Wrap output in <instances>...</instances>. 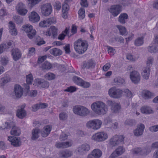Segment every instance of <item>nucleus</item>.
Masks as SVG:
<instances>
[{"instance_id": "obj_1", "label": "nucleus", "mask_w": 158, "mask_h": 158, "mask_svg": "<svg viewBox=\"0 0 158 158\" xmlns=\"http://www.w3.org/2000/svg\"><path fill=\"white\" fill-rule=\"evenodd\" d=\"M93 111L96 114L100 115H103L106 113L108 109L105 103L101 101L93 103L91 106Z\"/></svg>"}, {"instance_id": "obj_2", "label": "nucleus", "mask_w": 158, "mask_h": 158, "mask_svg": "<svg viewBox=\"0 0 158 158\" xmlns=\"http://www.w3.org/2000/svg\"><path fill=\"white\" fill-rule=\"evenodd\" d=\"M88 47L87 41L81 39H78L74 43L75 50L80 54L84 53L87 50Z\"/></svg>"}, {"instance_id": "obj_3", "label": "nucleus", "mask_w": 158, "mask_h": 158, "mask_svg": "<svg viewBox=\"0 0 158 158\" xmlns=\"http://www.w3.org/2000/svg\"><path fill=\"white\" fill-rule=\"evenodd\" d=\"M73 111L76 114L85 117L89 114V110L85 107L81 105H76L73 108Z\"/></svg>"}, {"instance_id": "obj_4", "label": "nucleus", "mask_w": 158, "mask_h": 158, "mask_svg": "<svg viewBox=\"0 0 158 158\" xmlns=\"http://www.w3.org/2000/svg\"><path fill=\"white\" fill-rule=\"evenodd\" d=\"M11 127H12V129L10 132L11 135L19 136L20 134V129L18 127L15 126V123L13 122L6 123L5 127L3 129H9Z\"/></svg>"}, {"instance_id": "obj_5", "label": "nucleus", "mask_w": 158, "mask_h": 158, "mask_svg": "<svg viewBox=\"0 0 158 158\" xmlns=\"http://www.w3.org/2000/svg\"><path fill=\"white\" fill-rule=\"evenodd\" d=\"M102 124V122L100 120L95 119L88 121L86 125L88 128L97 130L100 128Z\"/></svg>"}, {"instance_id": "obj_6", "label": "nucleus", "mask_w": 158, "mask_h": 158, "mask_svg": "<svg viewBox=\"0 0 158 158\" xmlns=\"http://www.w3.org/2000/svg\"><path fill=\"white\" fill-rule=\"evenodd\" d=\"M108 93L110 97L114 98H118L122 97L123 91L120 89L113 87L109 90Z\"/></svg>"}, {"instance_id": "obj_7", "label": "nucleus", "mask_w": 158, "mask_h": 158, "mask_svg": "<svg viewBox=\"0 0 158 158\" xmlns=\"http://www.w3.org/2000/svg\"><path fill=\"white\" fill-rule=\"evenodd\" d=\"M108 138V135L104 131L98 132L93 135L92 137V139L97 142L104 141Z\"/></svg>"}, {"instance_id": "obj_8", "label": "nucleus", "mask_w": 158, "mask_h": 158, "mask_svg": "<svg viewBox=\"0 0 158 158\" xmlns=\"http://www.w3.org/2000/svg\"><path fill=\"white\" fill-rule=\"evenodd\" d=\"M151 152L150 148L148 147L140 148H137L132 150V153L133 154L146 156Z\"/></svg>"}, {"instance_id": "obj_9", "label": "nucleus", "mask_w": 158, "mask_h": 158, "mask_svg": "<svg viewBox=\"0 0 158 158\" xmlns=\"http://www.w3.org/2000/svg\"><path fill=\"white\" fill-rule=\"evenodd\" d=\"M124 139V137L123 135H116L110 139V143L112 146H115L123 143Z\"/></svg>"}, {"instance_id": "obj_10", "label": "nucleus", "mask_w": 158, "mask_h": 158, "mask_svg": "<svg viewBox=\"0 0 158 158\" xmlns=\"http://www.w3.org/2000/svg\"><path fill=\"white\" fill-rule=\"evenodd\" d=\"M41 10L42 15L45 16L49 15L52 11V7L50 3H46L41 6Z\"/></svg>"}, {"instance_id": "obj_11", "label": "nucleus", "mask_w": 158, "mask_h": 158, "mask_svg": "<svg viewBox=\"0 0 158 158\" xmlns=\"http://www.w3.org/2000/svg\"><path fill=\"white\" fill-rule=\"evenodd\" d=\"M107 104L111 106V110L112 113H118L120 108L119 104L114 101L108 100L107 101Z\"/></svg>"}, {"instance_id": "obj_12", "label": "nucleus", "mask_w": 158, "mask_h": 158, "mask_svg": "<svg viewBox=\"0 0 158 158\" xmlns=\"http://www.w3.org/2000/svg\"><path fill=\"white\" fill-rule=\"evenodd\" d=\"M121 6L119 5H112L109 9V11L114 17L117 16L121 11Z\"/></svg>"}, {"instance_id": "obj_13", "label": "nucleus", "mask_w": 158, "mask_h": 158, "mask_svg": "<svg viewBox=\"0 0 158 158\" xmlns=\"http://www.w3.org/2000/svg\"><path fill=\"white\" fill-rule=\"evenodd\" d=\"M56 22V18L54 17H52L40 22L39 24V25L41 27H47L49 26L52 23H55Z\"/></svg>"}, {"instance_id": "obj_14", "label": "nucleus", "mask_w": 158, "mask_h": 158, "mask_svg": "<svg viewBox=\"0 0 158 158\" xmlns=\"http://www.w3.org/2000/svg\"><path fill=\"white\" fill-rule=\"evenodd\" d=\"M90 149V146L85 143L81 145L77 148V151L80 155H83L86 154Z\"/></svg>"}, {"instance_id": "obj_15", "label": "nucleus", "mask_w": 158, "mask_h": 158, "mask_svg": "<svg viewBox=\"0 0 158 158\" xmlns=\"http://www.w3.org/2000/svg\"><path fill=\"white\" fill-rule=\"evenodd\" d=\"M25 8L24 4L22 2H19L16 6V10L18 13L21 15H25L27 12V10Z\"/></svg>"}, {"instance_id": "obj_16", "label": "nucleus", "mask_w": 158, "mask_h": 158, "mask_svg": "<svg viewBox=\"0 0 158 158\" xmlns=\"http://www.w3.org/2000/svg\"><path fill=\"white\" fill-rule=\"evenodd\" d=\"M8 139L14 147H18L21 145V142L19 138L10 136L8 137Z\"/></svg>"}, {"instance_id": "obj_17", "label": "nucleus", "mask_w": 158, "mask_h": 158, "mask_svg": "<svg viewBox=\"0 0 158 158\" xmlns=\"http://www.w3.org/2000/svg\"><path fill=\"white\" fill-rule=\"evenodd\" d=\"M130 78L133 82L137 84L140 80V76L137 71H134L131 72Z\"/></svg>"}, {"instance_id": "obj_18", "label": "nucleus", "mask_w": 158, "mask_h": 158, "mask_svg": "<svg viewBox=\"0 0 158 158\" xmlns=\"http://www.w3.org/2000/svg\"><path fill=\"white\" fill-rule=\"evenodd\" d=\"M25 106V105H23L21 106H20L17 110L16 115L19 118L22 119L26 115V112L24 109Z\"/></svg>"}, {"instance_id": "obj_19", "label": "nucleus", "mask_w": 158, "mask_h": 158, "mask_svg": "<svg viewBox=\"0 0 158 158\" xmlns=\"http://www.w3.org/2000/svg\"><path fill=\"white\" fill-rule=\"evenodd\" d=\"M145 128L144 125L143 124H140L137 126V128L134 131V135L136 136H139L142 135Z\"/></svg>"}, {"instance_id": "obj_20", "label": "nucleus", "mask_w": 158, "mask_h": 158, "mask_svg": "<svg viewBox=\"0 0 158 158\" xmlns=\"http://www.w3.org/2000/svg\"><path fill=\"white\" fill-rule=\"evenodd\" d=\"M95 65V62L92 60H89L87 61H84L83 63V65L81 66L82 69H84L87 68L93 69L94 68Z\"/></svg>"}, {"instance_id": "obj_21", "label": "nucleus", "mask_w": 158, "mask_h": 158, "mask_svg": "<svg viewBox=\"0 0 158 158\" xmlns=\"http://www.w3.org/2000/svg\"><path fill=\"white\" fill-rule=\"evenodd\" d=\"M14 92L16 97L19 98L22 96L23 90L20 85H16L14 87Z\"/></svg>"}, {"instance_id": "obj_22", "label": "nucleus", "mask_w": 158, "mask_h": 158, "mask_svg": "<svg viewBox=\"0 0 158 158\" xmlns=\"http://www.w3.org/2000/svg\"><path fill=\"white\" fill-rule=\"evenodd\" d=\"M148 51L151 53H156L158 52V43L153 41L148 48Z\"/></svg>"}, {"instance_id": "obj_23", "label": "nucleus", "mask_w": 158, "mask_h": 158, "mask_svg": "<svg viewBox=\"0 0 158 158\" xmlns=\"http://www.w3.org/2000/svg\"><path fill=\"white\" fill-rule=\"evenodd\" d=\"M72 144V143L71 141H68L65 142H56L55 146L58 148H64L71 147Z\"/></svg>"}, {"instance_id": "obj_24", "label": "nucleus", "mask_w": 158, "mask_h": 158, "mask_svg": "<svg viewBox=\"0 0 158 158\" xmlns=\"http://www.w3.org/2000/svg\"><path fill=\"white\" fill-rule=\"evenodd\" d=\"M29 20L33 23L37 22L40 19V17L38 14L35 11L32 12L29 15Z\"/></svg>"}, {"instance_id": "obj_25", "label": "nucleus", "mask_w": 158, "mask_h": 158, "mask_svg": "<svg viewBox=\"0 0 158 158\" xmlns=\"http://www.w3.org/2000/svg\"><path fill=\"white\" fill-rule=\"evenodd\" d=\"M12 55L13 59L16 61L21 57V54L20 50L17 48H15L12 50Z\"/></svg>"}, {"instance_id": "obj_26", "label": "nucleus", "mask_w": 158, "mask_h": 158, "mask_svg": "<svg viewBox=\"0 0 158 158\" xmlns=\"http://www.w3.org/2000/svg\"><path fill=\"white\" fill-rule=\"evenodd\" d=\"M72 154V152L68 149L62 150L59 153V156L64 158L70 157Z\"/></svg>"}, {"instance_id": "obj_27", "label": "nucleus", "mask_w": 158, "mask_h": 158, "mask_svg": "<svg viewBox=\"0 0 158 158\" xmlns=\"http://www.w3.org/2000/svg\"><path fill=\"white\" fill-rule=\"evenodd\" d=\"M51 129V127L49 125L44 127L41 131L42 136L44 137H47L50 134Z\"/></svg>"}, {"instance_id": "obj_28", "label": "nucleus", "mask_w": 158, "mask_h": 158, "mask_svg": "<svg viewBox=\"0 0 158 158\" xmlns=\"http://www.w3.org/2000/svg\"><path fill=\"white\" fill-rule=\"evenodd\" d=\"M40 130L38 128L33 129L31 131V139L33 140H36L39 137V134Z\"/></svg>"}, {"instance_id": "obj_29", "label": "nucleus", "mask_w": 158, "mask_h": 158, "mask_svg": "<svg viewBox=\"0 0 158 158\" xmlns=\"http://www.w3.org/2000/svg\"><path fill=\"white\" fill-rule=\"evenodd\" d=\"M9 24L10 32L12 35H17V31L16 29L15 28V24L11 21L9 22Z\"/></svg>"}, {"instance_id": "obj_30", "label": "nucleus", "mask_w": 158, "mask_h": 158, "mask_svg": "<svg viewBox=\"0 0 158 158\" xmlns=\"http://www.w3.org/2000/svg\"><path fill=\"white\" fill-rule=\"evenodd\" d=\"M140 110L142 113L146 114H149L153 113L151 108L148 106H143L141 108Z\"/></svg>"}, {"instance_id": "obj_31", "label": "nucleus", "mask_w": 158, "mask_h": 158, "mask_svg": "<svg viewBox=\"0 0 158 158\" xmlns=\"http://www.w3.org/2000/svg\"><path fill=\"white\" fill-rule=\"evenodd\" d=\"M154 94L147 90L143 91L142 97L145 99H149L154 96Z\"/></svg>"}, {"instance_id": "obj_32", "label": "nucleus", "mask_w": 158, "mask_h": 158, "mask_svg": "<svg viewBox=\"0 0 158 158\" xmlns=\"http://www.w3.org/2000/svg\"><path fill=\"white\" fill-rule=\"evenodd\" d=\"M128 16L127 14L123 13L120 14L118 19V21L122 24H124L128 19Z\"/></svg>"}, {"instance_id": "obj_33", "label": "nucleus", "mask_w": 158, "mask_h": 158, "mask_svg": "<svg viewBox=\"0 0 158 158\" xmlns=\"http://www.w3.org/2000/svg\"><path fill=\"white\" fill-rule=\"evenodd\" d=\"M50 52L52 55L54 56H59L62 54V51L60 49L54 48L50 50Z\"/></svg>"}, {"instance_id": "obj_34", "label": "nucleus", "mask_w": 158, "mask_h": 158, "mask_svg": "<svg viewBox=\"0 0 158 158\" xmlns=\"http://www.w3.org/2000/svg\"><path fill=\"white\" fill-rule=\"evenodd\" d=\"M150 72V69L144 68L143 69L142 75L144 79H148L149 77Z\"/></svg>"}, {"instance_id": "obj_35", "label": "nucleus", "mask_w": 158, "mask_h": 158, "mask_svg": "<svg viewBox=\"0 0 158 158\" xmlns=\"http://www.w3.org/2000/svg\"><path fill=\"white\" fill-rule=\"evenodd\" d=\"M117 28L119 31L120 34L121 35H126L127 34V32L125 27L121 25H117L116 26Z\"/></svg>"}, {"instance_id": "obj_36", "label": "nucleus", "mask_w": 158, "mask_h": 158, "mask_svg": "<svg viewBox=\"0 0 158 158\" xmlns=\"http://www.w3.org/2000/svg\"><path fill=\"white\" fill-rule=\"evenodd\" d=\"M91 153L97 158H100L102 155V151L99 149H94Z\"/></svg>"}, {"instance_id": "obj_37", "label": "nucleus", "mask_w": 158, "mask_h": 158, "mask_svg": "<svg viewBox=\"0 0 158 158\" xmlns=\"http://www.w3.org/2000/svg\"><path fill=\"white\" fill-rule=\"evenodd\" d=\"M55 65L54 64H52L50 63L48 61L45 62L42 64V68L43 70L44 69H50L51 68H53L54 66Z\"/></svg>"}, {"instance_id": "obj_38", "label": "nucleus", "mask_w": 158, "mask_h": 158, "mask_svg": "<svg viewBox=\"0 0 158 158\" xmlns=\"http://www.w3.org/2000/svg\"><path fill=\"white\" fill-rule=\"evenodd\" d=\"M9 77L6 76L0 78V85L1 86H4L5 84L10 81Z\"/></svg>"}, {"instance_id": "obj_39", "label": "nucleus", "mask_w": 158, "mask_h": 158, "mask_svg": "<svg viewBox=\"0 0 158 158\" xmlns=\"http://www.w3.org/2000/svg\"><path fill=\"white\" fill-rule=\"evenodd\" d=\"M22 27V30L26 33H29L31 30L33 29L32 26L29 24L24 25Z\"/></svg>"}, {"instance_id": "obj_40", "label": "nucleus", "mask_w": 158, "mask_h": 158, "mask_svg": "<svg viewBox=\"0 0 158 158\" xmlns=\"http://www.w3.org/2000/svg\"><path fill=\"white\" fill-rule=\"evenodd\" d=\"M114 83L115 85H121L124 83L125 80L120 77H117L114 79Z\"/></svg>"}, {"instance_id": "obj_41", "label": "nucleus", "mask_w": 158, "mask_h": 158, "mask_svg": "<svg viewBox=\"0 0 158 158\" xmlns=\"http://www.w3.org/2000/svg\"><path fill=\"white\" fill-rule=\"evenodd\" d=\"M143 43V38L142 37H138L135 42V44L137 46H139Z\"/></svg>"}, {"instance_id": "obj_42", "label": "nucleus", "mask_w": 158, "mask_h": 158, "mask_svg": "<svg viewBox=\"0 0 158 158\" xmlns=\"http://www.w3.org/2000/svg\"><path fill=\"white\" fill-rule=\"evenodd\" d=\"M154 62L153 57L150 56L148 57L146 61V64L147 66V68L150 69Z\"/></svg>"}, {"instance_id": "obj_43", "label": "nucleus", "mask_w": 158, "mask_h": 158, "mask_svg": "<svg viewBox=\"0 0 158 158\" xmlns=\"http://www.w3.org/2000/svg\"><path fill=\"white\" fill-rule=\"evenodd\" d=\"M73 80L75 83L80 86L81 85L83 81L81 78L77 76L73 77Z\"/></svg>"}, {"instance_id": "obj_44", "label": "nucleus", "mask_w": 158, "mask_h": 158, "mask_svg": "<svg viewBox=\"0 0 158 158\" xmlns=\"http://www.w3.org/2000/svg\"><path fill=\"white\" fill-rule=\"evenodd\" d=\"M136 123V121L135 120L128 119L125 121L124 123L126 125H129L130 126H132L133 125H135Z\"/></svg>"}, {"instance_id": "obj_45", "label": "nucleus", "mask_w": 158, "mask_h": 158, "mask_svg": "<svg viewBox=\"0 0 158 158\" xmlns=\"http://www.w3.org/2000/svg\"><path fill=\"white\" fill-rule=\"evenodd\" d=\"M79 17L81 19H83L85 17V10L83 8H81L78 11Z\"/></svg>"}, {"instance_id": "obj_46", "label": "nucleus", "mask_w": 158, "mask_h": 158, "mask_svg": "<svg viewBox=\"0 0 158 158\" xmlns=\"http://www.w3.org/2000/svg\"><path fill=\"white\" fill-rule=\"evenodd\" d=\"M27 36L30 39H32L35 35L36 31L35 29H33L31 30L29 33H27Z\"/></svg>"}, {"instance_id": "obj_47", "label": "nucleus", "mask_w": 158, "mask_h": 158, "mask_svg": "<svg viewBox=\"0 0 158 158\" xmlns=\"http://www.w3.org/2000/svg\"><path fill=\"white\" fill-rule=\"evenodd\" d=\"M118 156L121 155L125 151V149L123 147H118L115 150Z\"/></svg>"}, {"instance_id": "obj_48", "label": "nucleus", "mask_w": 158, "mask_h": 158, "mask_svg": "<svg viewBox=\"0 0 158 158\" xmlns=\"http://www.w3.org/2000/svg\"><path fill=\"white\" fill-rule=\"evenodd\" d=\"M26 80L28 84H31L33 80V76L31 74H30L26 76Z\"/></svg>"}, {"instance_id": "obj_49", "label": "nucleus", "mask_w": 158, "mask_h": 158, "mask_svg": "<svg viewBox=\"0 0 158 158\" xmlns=\"http://www.w3.org/2000/svg\"><path fill=\"white\" fill-rule=\"evenodd\" d=\"M69 4L68 3H65V2H64L62 4V12H67L69 10Z\"/></svg>"}, {"instance_id": "obj_50", "label": "nucleus", "mask_w": 158, "mask_h": 158, "mask_svg": "<svg viewBox=\"0 0 158 158\" xmlns=\"http://www.w3.org/2000/svg\"><path fill=\"white\" fill-rule=\"evenodd\" d=\"M45 77L49 80H51L55 78V75L52 73H48L45 75Z\"/></svg>"}, {"instance_id": "obj_51", "label": "nucleus", "mask_w": 158, "mask_h": 158, "mask_svg": "<svg viewBox=\"0 0 158 158\" xmlns=\"http://www.w3.org/2000/svg\"><path fill=\"white\" fill-rule=\"evenodd\" d=\"M59 117L60 120H65L68 118V114L65 112H62L59 114Z\"/></svg>"}, {"instance_id": "obj_52", "label": "nucleus", "mask_w": 158, "mask_h": 158, "mask_svg": "<svg viewBox=\"0 0 158 158\" xmlns=\"http://www.w3.org/2000/svg\"><path fill=\"white\" fill-rule=\"evenodd\" d=\"M127 58L130 61H135L137 60V58L131 54H128L127 55Z\"/></svg>"}, {"instance_id": "obj_53", "label": "nucleus", "mask_w": 158, "mask_h": 158, "mask_svg": "<svg viewBox=\"0 0 158 158\" xmlns=\"http://www.w3.org/2000/svg\"><path fill=\"white\" fill-rule=\"evenodd\" d=\"M53 37H55L57 34V29L54 26H52L50 28Z\"/></svg>"}, {"instance_id": "obj_54", "label": "nucleus", "mask_w": 158, "mask_h": 158, "mask_svg": "<svg viewBox=\"0 0 158 158\" xmlns=\"http://www.w3.org/2000/svg\"><path fill=\"white\" fill-rule=\"evenodd\" d=\"M125 94V95L128 98H131L132 97V94L131 92L128 89H124L123 91Z\"/></svg>"}, {"instance_id": "obj_55", "label": "nucleus", "mask_w": 158, "mask_h": 158, "mask_svg": "<svg viewBox=\"0 0 158 158\" xmlns=\"http://www.w3.org/2000/svg\"><path fill=\"white\" fill-rule=\"evenodd\" d=\"M105 124L108 127L110 128L112 124V120L110 118L106 119L104 121Z\"/></svg>"}, {"instance_id": "obj_56", "label": "nucleus", "mask_w": 158, "mask_h": 158, "mask_svg": "<svg viewBox=\"0 0 158 158\" xmlns=\"http://www.w3.org/2000/svg\"><path fill=\"white\" fill-rule=\"evenodd\" d=\"M15 20L16 23L17 24H20L23 22V17L19 16H16L15 18Z\"/></svg>"}, {"instance_id": "obj_57", "label": "nucleus", "mask_w": 158, "mask_h": 158, "mask_svg": "<svg viewBox=\"0 0 158 158\" xmlns=\"http://www.w3.org/2000/svg\"><path fill=\"white\" fill-rule=\"evenodd\" d=\"M149 131L152 132H155L158 131V125L151 126L149 128Z\"/></svg>"}, {"instance_id": "obj_58", "label": "nucleus", "mask_w": 158, "mask_h": 158, "mask_svg": "<svg viewBox=\"0 0 158 158\" xmlns=\"http://www.w3.org/2000/svg\"><path fill=\"white\" fill-rule=\"evenodd\" d=\"M8 61V58L7 57L3 56L1 59V63L3 65H6L7 64Z\"/></svg>"}, {"instance_id": "obj_59", "label": "nucleus", "mask_w": 158, "mask_h": 158, "mask_svg": "<svg viewBox=\"0 0 158 158\" xmlns=\"http://www.w3.org/2000/svg\"><path fill=\"white\" fill-rule=\"evenodd\" d=\"M35 53V48H34L32 47L29 48V52L28 53V56H32Z\"/></svg>"}, {"instance_id": "obj_60", "label": "nucleus", "mask_w": 158, "mask_h": 158, "mask_svg": "<svg viewBox=\"0 0 158 158\" xmlns=\"http://www.w3.org/2000/svg\"><path fill=\"white\" fill-rule=\"evenodd\" d=\"M76 90V88L75 87L71 86L67 88L64 90L65 91H67L70 92H73Z\"/></svg>"}, {"instance_id": "obj_61", "label": "nucleus", "mask_w": 158, "mask_h": 158, "mask_svg": "<svg viewBox=\"0 0 158 158\" xmlns=\"http://www.w3.org/2000/svg\"><path fill=\"white\" fill-rule=\"evenodd\" d=\"M41 0H28V3L31 4L32 6H34L37 4Z\"/></svg>"}, {"instance_id": "obj_62", "label": "nucleus", "mask_w": 158, "mask_h": 158, "mask_svg": "<svg viewBox=\"0 0 158 158\" xmlns=\"http://www.w3.org/2000/svg\"><path fill=\"white\" fill-rule=\"evenodd\" d=\"M68 135L65 134L64 133H62V134L60 135L59 137V139L60 140L63 141L67 139Z\"/></svg>"}, {"instance_id": "obj_63", "label": "nucleus", "mask_w": 158, "mask_h": 158, "mask_svg": "<svg viewBox=\"0 0 158 158\" xmlns=\"http://www.w3.org/2000/svg\"><path fill=\"white\" fill-rule=\"evenodd\" d=\"M90 85V84L89 82L85 81H83L82 82V84H81L80 86H81L85 88H87L89 87Z\"/></svg>"}, {"instance_id": "obj_64", "label": "nucleus", "mask_w": 158, "mask_h": 158, "mask_svg": "<svg viewBox=\"0 0 158 158\" xmlns=\"http://www.w3.org/2000/svg\"><path fill=\"white\" fill-rule=\"evenodd\" d=\"M49 86V83L47 81H45L44 80V81H43L42 83L41 86L42 88H48Z\"/></svg>"}]
</instances>
